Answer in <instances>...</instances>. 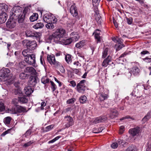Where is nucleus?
<instances>
[{"label":"nucleus","mask_w":151,"mask_h":151,"mask_svg":"<svg viewBox=\"0 0 151 151\" xmlns=\"http://www.w3.org/2000/svg\"><path fill=\"white\" fill-rule=\"evenodd\" d=\"M103 130V127H101L98 129L96 130L95 131H94L93 132L94 133H98L102 132Z\"/></svg>","instance_id":"obj_61"},{"label":"nucleus","mask_w":151,"mask_h":151,"mask_svg":"<svg viewBox=\"0 0 151 151\" xmlns=\"http://www.w3.org/2000/svg\"><path fill=\"white\" fill-rule=\"evenodd\" d=\"M69 83L70 84V85L73 87H75L76 85V83L74 81H69Z\"/></svg>","instance_id":"obj_59"},{"label":"nucleus","mask_w":151,"mask_h":151,"mask_svg":"<svg viewBox=\"0 0 151 151\" xmlns=\"http://www.w3.org/2000/svg\"><path fill=\"white\" fill-rule=\"evenodd\" d=\"M5 110V107L4 104L2 102L0 103V112L4 111Z\"/></svg>","instance_id":"obj_41"},{"label":"nucleus","mask_w":151,"mask_h":151,"mask_svg":"<svg viewBox=\"0 0 151 151\" xmlns=\"http://www.w3.org/2000/svg\"><path fill=\"white\" fill-rule=\"evenodd\" d=\"M33 91V88L29 86L25 87L24 89V92L27 96L30 95Z\"/></svg>","instance_id":"obj_21"},{"label":"nucleus","mask_w":151,"mask_h":151,"mask_svg":"<svg viewBox=\"0 0 151 151\" xmlns=\"http://www.w3.org/2000/svg\"><path fill=\"white\" fill-rule=\"evenodd\" d=\"M139 72V69L136 66L132 68L131 72H129L127 73L128 77H130L132 73L134 75H137L138 74Z\"/></svg>","instance_id":"obj_12"},{"label":"nucleus","mask_w":151,"mask_h":151,"mask_svg":"<svg viewBox=\"0 0 151 151\" xmlns=\"http://www.w3.org/2000/svg\"><path fill=\"white\" fill-rule=\"evenodd\" d=\"M43 20L46 22H51L55 23L57 21V19L52 14L47 12L43 17Z\"/></svg>","instance_id":"obj_5"},{"label":"nucleus","mask_w":151,"mask_h":151,"mask_svg":"<svg viewBox=\"0 0 151 151\" xmlns=\"http://www.w3.org/2000/svg\"><path fill=\"white\" fill-rule=\"evenodd\" d=\"M26 46L27 48L32 50L35 49L37 47V44L35 41H25Z\"/></svg>","instance_id":"obj_7"},{"label":"nucleus","mask_w":151,"mask_h":151,"mask_svg":"<svg viewBox=\"0 0 151 151\" xmlns=\"http://www.w3.org/2000/svg\"><path fill=\"white\" fill-rule=\"evenodd\" d=\"M151 116L150 113H148L147 115L142 119V121L144 122H145L148 120L151 117Z\"/></svg>","instance_id":"obj_37"},{"label":"nucleus","mask_w":151,"mask_h":151,"mask_svg":"<svg viewBox=\"0 0 151 151\" xmlns=\"http://www.w3.org/2000/svg\"><path fill=\"white\" fill-rule=\"evenodd\" d=\"M100 1V0H92L93 5L95 6H97Z\"/></svg>","instance_id":"obj_51"},{"label":"nucleus","mask_w":151,"mask_h":151,"mask_svg":"<svg viewBox=\"0 0 151 151\" xmlns=\"http://www.w3.org/2000/svg\"><path fill=\"white\" fill-rule=\"evenodd\" d=\"M72 42V40L70 38L67 39H65L63 38L59 41L58 43L67 45L70 44Z\"/></svg>","instance_id":"obj_19"},{"label":"nucleus","mask_w":151,"mask_h":151,"mask_svg":"<svg viewBox=\"0 0 151 151\" xmlns=\"http://www.w3.org/2000/svg\"><path fill=\"white\" fill-rule=\"evenodd\" d=\"M85 45L86 41L85 40H82L76 43L75 45V47L77 48L80 49L83 47Z\"/></svg>","instance_id":"obj_22"},{"label":"nucleus","mask_w":151,"mask_h":151,"mask_svg":"<svg viewBox=\"0 0 151 151\" xmlns=\"http://www.w3.org/2000/svg\"><path fill=\"white\" fill-rule=\"evenodd\" d=\"M49 79L46 77H43L41 79V82L44 84L46 83L49 82Z\"/></svg>","instance_id":"obj_40"},{"label":"nucleus","mask_w":151,"mask_h":151,"mask_svg":"<svg viewBox=\"0 0 151 151\" xmlns=\"http://www.w3.org/2000/svg\"><path fill=\"white\" fill-rule=\"evenodd\" d=\"M54 127V125L53 124H52L47 127L45 129V130L46 132H48L52 129Z\"/></svg>","instance_id":"obj_45"},{"label":"nucleus","mask_w":151,"mask_h":151,"mask_svg":"<svg viewBox=\"0 0 151 151\" xmlns=\"http://www.w3.org/2000/svg\"><path fill=\"white\" fill-rule=\"evenodd\" d=\"M80 38V36L77 32H72L70 34V39L72 42H76L78 41Z\"/></svg>","instance_id":"obj_15"},{"label":"nucleus","mask_w":151,"mask_h":151,"mask_svg":"<svg viewBox=\"0 0 151 151\" xmlns=\"http://www.w3.org/2000/svg\"><path fill=\"white\" fill-rule=\"evenodd\" d=\"M108 51V49L106 48L104 49L103 51L102 58H104L107 56Z\"/></svg>","instance_id":"obj_36"},{"label":"nucleus","mask_w":151,"mask_h":151,"mask_svg":"<svg viewBox=\"0 0 151 151\" xmlns=\"http://www.w3.org/2000/svg\"><path fill=\"white\" fill-rule=\"evenodd\" d=\"M47 58L48 61L51 64L55 65L58 64V62L56 61L55 56L53 55H48Z\"/></svg>","instance_id":"obj_10"},{"label":"nucleus","mask_w":151,"mask_h":151,"mask_svg":"<svg viewBox=\"0 0 151 151\" xmlns=\"http://www.w3.org/2000/svg\"><path fill=\"white\" fill-rule=\"evenodd\" d=\"M126 119H130L132 120H134V119L133 118L129 116H127L124 117H123L122 118L120 119V120H122Z\"/></svg>","instance_id":"obj_58"},{"label":"nucleus","mask_w":151,"mask_h":151,"mask_svg":"<svg viewBox=\"0 0 151 151\" xmlns=\"http://www.w3.org/2000/svg\"><path fill=\"white\" fill-rule=\"evenodd\" d=\"M75 100L76 99L74 98H71L68 100L67 101V103L68 104H72L75 102Z\"/></svg>","instance_id":"obj_52"},{"label":"nucleus","mask_w":151,"mask_h":151,"mask_svg":"<svg viewBox=\"0 0 151 151\" xmlns=\"http://www.w3.org/2000/svg\"><path fill=\"white\" fill-rule=\"evenodd\" d=\"M85 82V80L81 81L77 85V90L79 93H84L86 89L84 83Z\"/></svg>","instance_id":"obj_6"},{"label":"nucleus","mask_w":151,"mask_h":151,"mask_svg":"<svg viewBox=\"0 0 151 151\" xmlns=\"http://www.w3.org/2000/svg\"><path fill=\"white\" fill-rule=\"evenodd\" d=\"M65 30L62 29H57L52 35V40L56 43L58 42L64 37Z\"/></svg>","instance_id":"obj_2"},{"label":"nucleus","mask_w":151,"mask_h":151,"mask_svg":"<svg viewBox=\"0 0 151 151\" xmlns=\"http://www.w3.org/2000/svg\"><path fill=\"white\" fill-rule=\"evenodd\" d=\"M38 18V14L37 13H34L30 17V19L31 21L33 22L36 20Z\"/></svg>","instance_id":"obj_28"},{"label":"nucleus","mask_w":151,"mask_h":151,"mask_svg":"<svg viewBox=\"0 0 151 151\" xmlns=\"http://www.w3.org/2000/svg\"><path fill=\"white\" fill-rule=\"evenodd\" d=\"M118 146V143L115 142L113 143L111 145V147L113 149L116 148Z\"/></svg>","instance_id":"obj_55"},{"label":"nucleus","mask_w":151,"mask_h":151,"mask_svg":"<svg viewBox=\"0 0 151 151\" xmlns=\"http://www.w3.org/2000/svg\"><path fill=\"white\" fill-rule=\"evenodd\" d=\"M64 119L67 122V123L65 124L66 128H68L74 124V122L72 117L69 116H65Z\"/></svg>","instance_id":"obj_8"},{"label":"nucleus","mask_w":151,"mask_h":151,"mask_svg":"<svg viewBox=\"0 0 151 151\" xmlns=\"http://www.w3.org/2000/svg\"><path fill=\"white\" fill-rule=\"evenodd\" d=\"M118 115V113L117 110L115 109H112L111 110L110 116L112 118L116 117Z\"/></svg>","instance_id":"obj_26"},{"label":"nucleus","mask_w":151,"mask_h":151,"mask_svg":"<svg viewBox=\"0 0 151 151\" xmlns=\"http://www.w3.org/2000/svg\"><path fill=\"white\" fill-rule=\"evenodd\" d=\"M99 95V100L101 101H103L107 99L108 97V94L104 93H100Z\"/></svg>","instance_id":"obj_25"},{"label":"nucleus","mask_w":151,"mask_h":151,"mask_svg":"<svg viewBox=\"0 0 151 151\" xmlns=\"http://www.w3.org/2000/svg\"><path fill=\"white\" fill-rule=\"evenodd\" d=\"M41 35V34L40 33L34 32L33 37H35L37 39H40Z\"/></svg>","instance_id":"obj_43"},{"label":"nucleus","mask_w":151,"mask_h":151,"mask_svg":"<svg viewBox=\"0 0 151 151\" xmlns=\"http://www.w3.org/2000/svg\"><path fill=\"white\" fill-rule=\"evenodd\" d=\"M12 129H8L7 130L5 131L1 134V136L2 137H4L5 136L6 134L9 133H10V131L12 130Z\"/></svg>","instance_id":"obj_46"},{"label":"nucleus","mask_w":151,"mask_h":151,"mask_svg":"<svg viewBox=\"0 0 151 151\" xmlns=\"http://www.w3.org/2000/svg\"><path fill=\"white\" fill-rule=\"evenodd\" d=\"M94 33L95 34V37L97 40V42H100L101 41V37L100 36V32L98 29H96Z\"/></svg>","instance_id":"obj_24"},{"label":"nucleus","mask_w":151,"mask_h":151,"mask_svg":"<svg viewBox=\"0 0 151 151\" xmlns=\"http://www.w3.org/2000/svg\"><path fill=\"white\" fill-rule=\"evenodd\" d=\"M31 133V131L30 130H28L24 134L25 137H28L30 135Z\"/></svg>","instance_id":"obj_60"},{"label":"nucleus","mask_w":151,"mask_h":151,"mask_svg":"<svg viewBox=\"0 0 151 151\" xmlns=\"http://www.w3.org/2000/svg\"><path fill=\"white\" fill-rule=\"evenodd\" d=\"M19 77L21 79H25L28 77V75L23 72L20 74Z\"/></svg>","instance_id":"obj_39"},{"label":"nucleus","mask_w":151,"mask_h":151,"mask_svg":"<svg viewBox=\"0 0 151 151\" xmlns=\"http://www.w3.org/2000/svg\"><path fill=\"white\" fill-rule=\"evenodd\" d=\"M46 103L45 102L43 101L42 102L41 104V107L38 108V110H43L44 109L43 107L46 106Z\"/></svg>","instance_id":"obj_47"},{"label":"nucleus","mask_w":151,"mask_h":151,"mask_svg":"<svg viewBox=\"0 0 151 151\" xmlns=\"http://www.w3.org/2000/svg\"><path fill=\"white\" fill-rule=\"evenodd\" d=\"M18 110L19 112H24L26 111V110L25 108L21 106H19Z\"/></svg>","instance_id":"obj_48"},{"label":"nucleus","mask_w":151,"mask_h":151,"mask_svg":"<svg viewBox=\"0 0 151 151\" xmlns=\"http://www.w3.org/2000/svg\"><path fill=\"white\" fill-rule=\"evenodd\" d=\"M18 101L21 103L25 104L27 102L28 99L27 98V97L24 96L22 97H19L18 98Z\"/></svg>","instance_id":"obj_27"},{"label":"nucleus","mask_w":151,"mask_h":151,"mask_svg":"<svg viewBox=\"0 0 151 151\" xmlns=\"http://www.w3.org/2000/svg\"><path fill=\"white\" fill-rule=\"evenodd\" d=\"M126 19L127 23L129 24H131L132 22V19L131 17H129V18L126 17Z\"/></svg>","instance_id":"obj_50"},{"label":"nucleus","mask_w":151,"mask_h":151,"mask_svg":"<svg viewBox=\"0 0 151 151\" xmlns=\"http://www.w3.org/2000/svg\"><path fill=\"white\" fill-rule=\"evenodd\" d=\"M8 9V6L5 4H0V14L3 12H6Z\"/></svg>","instance_id":"obj_17"},{"label":"nucleus","mask_w":151,"mask_h":151,"mask_svg":"<svg viewBox=\"0 0 151 151\" xmlns=\"http://www.w3.org/2000/svg\"><path fill=\"white\" fill-rule=\"evenodd\" d=\"M12 119V118L10 116L6 117L4 118V122L6 124H9L10 123V121Z\"/></svg>","instance_id":"obj_30"},{"label":"nucleus","mask_w":151,"mask_h":151,"mask_svg":"<svg viewBox=\"0 0 151 151\" xmlns=\"http://www.w3.org/2000/svg\"><path fill=\"white\" fill-rule=\"evenodd\" d=\"M24 60L28 64L35 67L37 65L36 64L35 56L34 54H29L26 58Z\"/></svg>","instance_id":"obj_4"},{"label":"nucleus","mask_w":151,"mask_h":151,"mask_svg":"<svg viewBox=\"0 0 151 151\" xmlns=\"http://www.w3.org/2000/svg\"><path fill=\"white\" fill-rule=\"evenodd\" d=\"M124 128L123 126H121L120 127V129L119 130V133L120 134H122L124 132Z\"/></svg>","instance_id":"obj_56"},{"label":"nucleus","mask_w":151,"mask_h":151,"mask_svg":"<svg viewBox=\"0 0 151 151\" xmlns=\"http://www.w3.org/2000/svg\"><path fill=\"white\" fill-rule=\"evenodd\" d=\"M118 142L119 145L121 144L123 145L125 143V142L123 140L119 139L118 140Z\"/></svg>","instance_id":"obj_62"},{"label":"nucleus","mask_w":151,"mask_h":151,"mask_svg":"<svg viewBox=\"0 0 151 151\" xmlns=\"http://www.w3.org/2000/svg\"><path fill=\"white\" fill-rule=\"evenodd\" d=\"M33 143V142H31V141L28 142L27 143H25L23 145V147H28L30 145L32 144Z\"/></svg>","instance_id":"obj_54"},{"label":"nucleus","mask_w":151,"mask_h":151,"mask_svg":"<svg viewBox=\"0 0 151 151\" xmlns=\"http://www.w3.org/2000/svg\"><path fill=\"white\" fill-rule=\"evenodd\" d=\"M29 51V50L28 49L24 50L22 51V54L25 57V58H26V56H27L29 55L28 54Z\"/></svg>","instance_id":"obj_44"},{"label":"nucleus","mask_w":151,"mask_h":151,"mask_svg":"<svg viewBox=\"0 0 151 151\" xmlns=\"http://www.w3.org/2000/svg\"><path fill=\"white\" fill-rule=\"evenodd\" d=\"M139 128L137 127L135 128L130 129L129 133L133 136H134L139 133Z\"/></svg>","instance_id":"obj_14"},{"label":"nucleus","mask_w":151,"mask_h":151,"mask_svg":"<svg viewBox=\"0 0 151 151\" xmlns=\"http://www.w3.org/2000/svg\"><path fill=\"white\" fill-rule=\"evenodd\" d=\"M65 59L66 62L68 63H70L72 60L71 55L69 54L66 55L65 56Z\"/></svg>","instance_id":"obj_32"},{"label":"nucleus","mask_w":151,"mask_h":151,"mask_svg":"<svg viewBox=\"0 0 151 151\" xmlns=\"http://www.w3.org/2000/svg\"><path fill=\"white\" fill-rule=\"evenodd\" d=\"M16 26V22L14 20H9L6 23V26L11 30H12Z\"/></svg>","instance_id":"obj_11"},{"label":"nucleus","mask_w":151,"mask_h":151,"mask_svg":"<svg viewBox=\"0 0 151 151\" xmlns=\"http://www.w3.org/2000/svg\"><path fill=\"white\" fill-rule=\"evenodd\" d=\"M43 24L41 22L37 23L36 24L33 26V27L36 29L39 28H41L44 26Z\"/></svg>","instance_id":"obj_29"},{"label":"nucleus","mask_w":151,"mask_h":151,"mask_svg":"<svg viewBox=\"0 0 151 151\" xmlns=\"http://www.w3.org/2000/svg\"><path fill=\"white\" fill-rule=\"evenodd\" d=\"M124 47V45L122 44H116L115 45V47L117 50H119Z\"/></svg>","instance_id":"obj_34"},{"label":"nucleus","mask_w":151,"mask_h":151,"mask_svg":"<svg viewBox=\"0 0 151 151\" xmlns=\"http://www.w3.org/2000/svg\"><path fill=\"white\" fill-rule=\"evenodd\" d=\"M28 7H25L22 12V9L19 7L13 8L12 10H11L10 14L12 16H16L18 17V21L19 23H22L24 19L26 14L28 11Z\"/></svg>","instance_id":"obj_1"},{"label":"nucleus","mask_w":151,"mask_h":151,"mask_svg":"<svg viewBox=\"0 0 151 151\" xmlns=\"http://www.w3.org/2000/svg\"><path fill=\"white\" fill-rule=\"evenodd\" d=\"M73 65L76 68L80 67L81 66V64L78 61H75L73 63Z\"/></svg>","instance_id":"obj_53"},{"label":"nucleus","mask_w":151,"mask_h":151,"mask_svg":"<svg viewBox=\"0 0 151 151\" xmlns=\"http://www.w3.org/2000/svg\"><path fill=\"white\" fill-rule=\"evenodd\" d=\"M111 57L108 56L107 58L105 59L102 63V65L105 67H106L109 64V62L111 61Z\"/></svg>","instance_id":"obj_23"},{"label":"nucleus","mask_w":151,"mask_h":151,"mask_svg":"<svg viewBox=\"0 0 151 151\" xmlns=\"http://www.w3.org/2000/svg\"><path fill=\"white\" fill-rule=\"evenodd\" d=\"M34 32L30 30H27L25 32V35L27 37H32L33 36Z\"/></svg>","instance_id":"obj_38"},{"label":"nucleus","mask_w":151,"mask_h":151,"mask_svg":"<svg viewBox=\"0 0 151 151\" xmlns=\"http://www.w3.org/2000/svg\"><path fill=\"white\" fill-rule=\"evenodd\" d=\"M24 71L25 73H29L31 74H35L36 71L35 69L32 67H27L24 70Z\"/></svg>","instance_id":"obj_20"},{"label":"nucleus","mask_w":151,"mask_h":151,"mask_svg":"<svg viewBox=\"0 0 151 151\" xmlns=\"http://www.w3.org/2000/svg\"><path fill=\"white\" fill-rule=\"evenodd\" d=\"M146 151H151V143L147 148Z\"/></svg>","instance_id":"obj_64"},{"label":"nucleus","mask_w":151,"mask_h":151,"mask_svg":"<svg viewBox=\"0 0 151 151\" xmlns=\"http://www.w3.org/2000/svg\"><path fill=\"white\" fill-rule=\"evenodd\" d=\"M7 18V15L6 12H3L0 14V24L5 22Z\"/></svg>","instance_id":"obj_18"},{"label":"nucleus","mask_w":151,"mask_h":151,"mask_svg":"<svg viewBox=\"0 0 151 151\" xmlns=\"http://www.w3.org/2000/svg\"><path fill=\"white\" fill-rule=\"evenodd\" d=\"M70 12L73 17H76L78 14L77 9L75 4L71 5L70 8Z\"/></svg>","instance_id":"obj_9"},{"label":"nucleus","mask_w":151,"mask_h":151,"mask_svg":"<svg viewBox=\"0 0 151 151\" xmlns=\"http://www.w3.org/2000/svg\"><path fill=\"white\" fill-rule=\"evenodd\" d=\"M10 70L8 68H4L0 71V81H5L9 79L11 76H10Z\"/></svg>","instance_id":"obj_3"},{"label":"nucleus","mask_w":151,"mask_h":151,"mask_svg":"<svg viewBox=\"0 0 151 151\" xmlns=\"http://www.w3.org/2000/svg\"><path fill=\"white\" fill-rule=\"evenodd\" d=\"M107 119V117L105 116H100L96 118L94 120L93 122L95 124L103 122L106 121Z\"/></svg>","instance_id":"obj_16"},{"label":"nucleus","mask_w":151,"mask_h":151,"mask_svg":"<svg viewBox=\"0 0 151 151\" xmlns=\"http://www.w3.org/2000/svg\"><path fill=\"white\" fill-rule=\"evenodd\" d=\"M125 151H137L136 148L133 146L128 147Z\"/></svg>","instance_id":"obj_35"},{"label":"nucleus","mask_w":151,"mask_h":151,"mask_svg":"<svg viewBox=\"0 0 151 151\" xmlns=\"http://www.w3.org/2000/svg\"><path fill=\"white\" fill-rule=\"evenodd\" d=\"M47 23V24L46 25V26L47 29H52L54 28V26L53 24H54L53 23L51 22Z\"/></svg>","instance_id":"obj_31"},{"label":"nucleus","mask_w":151,"mask_h":151,"mask_svg":"<svg viewBox=\"0 0 151 151\" xmlns=\"http://www.w3.org/2000/svg\"><path fill=\"white\" fill-rule=\"evenodd\" d=\"M59 70L62 73H63L65 72V70L64 68L62 66L60 67Z\"/></svg>","instance_id":"obj_63"},{"label":"nucleus","mask_w":151,"mask_h":151,"mask_svg":"<svg viewBox=\"0 0 151 151\" xmlns=\"http://www.w3.org/2000/svg\"><path fill=\"white\" fill-rule=\"evenodd\" d=\"M8 112L12 114H14L16 113V110L14 108H12L11 109H9Z\"/></svg>","instance_id":"obj_49"},{"label":"nucleus","mask_w":151,"mask_h":151,"mask_svg":"<svg viewBox=\"0 0 151 151\" xmlns=\"http://www.w3.org/2000/svg\"><path fill=\"white\" fill-rule=\"evenodd\" d=\"M37 83V79L36 77L32 76L30 77L28 83L29 86L31 87H33L35 86Z\"/></svg>","instance_id":"obj_13"},{"label":"nucleus","mask_w":151,"mask_h":151,"mask_svg":"<svg viewBox=\"0 0 151 151\" xmlns=\"http://www.w3.org/2000/svg\"><path fill=\"white\" fill-rule=\"evenodd\" d=\"M50 82L51 85L52 90L53 91H54L56 88V86L53 81H51Z\"/></svg>","instance_id":"obj_42"},{"label":"nucleus","mask_w":151,"mask_h":151,"mask_svg":"<svg viewBox=\"0 0 151 151\" xmlns=\"http://www.w3.org/2000/svg\"><path fill=\"white\" fill-rule=\"evenodd\" d=\"M143 60L147 63H150L151 62V58L146 57L145 58H143Z\"/></svg>","instance_id":"obj_57"},{"label":"nucleus","mask_w":151,"mask_h":151,"mask_svg":"<svg viewBox=\"0 0 151 151\" xmlns=\"http://www.w3.org/2000/svg\"><path fill=\"white\" fill-rule=\"evenodd\" d=\"M87 100V97L85 96H81L79 98V101L81 103L83 104L86 102Z\"/></svg>","instance_id":"obj_33"}]
</instances>
